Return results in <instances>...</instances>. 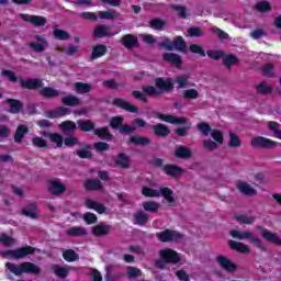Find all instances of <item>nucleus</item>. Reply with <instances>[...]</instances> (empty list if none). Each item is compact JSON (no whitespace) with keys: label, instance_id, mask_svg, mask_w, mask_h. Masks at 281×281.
<instances>
[{"label":"nucleus","instance_id":"nucleus-1","mask_svg":"<svg viewBox=\"0 0 281 281\" xmlns=\"http://www.w3.org/2000/svg\"><path fill=\"white\" fill-rule=\"evenodd\" d=\"M170 89H173L172 79L158 78L156 80V87L144 86L143 92L135 90L132 92V95L136 98V100L148 102V98H146L147 95H161L164 91H170Z\"/></svg>","mask_w":281,"mask_h":281},{"label":"nucleus","instance_id":"nucleus-2","mask_svg":"<svg viewBox=\"0 0 281 281\" xmlns=\"http://www.w3.org/2000/svg\"><path fill=\"white\" fill-rule=\"evenodd\" d=\"M198 131H200L201 135L204 137H207V135H211L212 139H204L202 140L203 148L205 150H216L221 144L225 142V138L223 137V132L220 130H212L210 124L202 122L196 124Z\"/></svg>","mask_w":281,"mask_h":281},{"label":"nucleus","instance_id":"nucleus-3","mask_svg":"<svg viewBox=\"0 0 281 281\" xmlns=\"http://www.w3.org/2000/svg\"><path fill=\"white\" fill-rule=\"evenodd\" d=\"M7 269L13 276H23V273H31L32 276H38L41 274V267H38L36 263H32L30 261L22 262L20 265L7 262L5 265Z\"/></svg>","mask_w":281,"mask_h":281},{"label":"nucleus","instance_id":"nucleus-4","mask_svg":"<svg viewBox=\"0 0 281 281\" xmlns=\"http://www.w3.org/2000/svg\"><path fill=\"white\" fill-rule=\"evenodd\" d=\"M229 235L232 238H236L237 240H250V243H252L257 249L265 251V245L260 238L249 231L233 229L229 232Z\"/></svg>","mask_w":281,"mask_h":281},{"label":"nucleus","instance_id":"nucleus-5","mask_svg":"<svg viewBox=\"0 0 281 281\" xmlns=\"http://www.w3.org/2000/svg\"><path fill=\"white\" fill-rule=\"evenodd\" d=\"M30 254H34V248L25 246L22 248L0 252V256L3 258H12L13 260H23V258H26V256H30Z\"/></svg>","mask_w":281,"mask_h":281},{"label":"nucleus","instance_id":"nucleus-6","mask_svg":"<svg viewBox=\"0 0 281 281\" xmlns=\"http://www.w3.org/2000/svg\"><path fill=\"white\" fill-rule=\"evenodd\" d=\"M156 237L160 243H181L183 235L179 232L166 229L156 234Z\"/></svg>","mask_w":281,"mask_h":281},{"label":"nucleus","instance_id":"nucleus-7","mask_svg":"<svg viewBox=\"0 0 281 281\" xmlns=\"http://www.w3.org/2000/svg\"><path fill=\"white\" fill-rule=\"evenodd\" d=\"M250 145L252 148H276L280 146V144L276 140H271L270 138L257 136L251 138Z\"/></svg>","mask_w":281,"mask_h":281},{"label":"nucleus","instance_id":"nucleus-8","mask_svg":"<svg viewBox=\"0 0 281 281\" xmlns=\"http://www.w3.org/2000/svg\"><path fill=\"white\" fill-rule=\"evenodd\" d=\"M20 19L26 23H31V25H34V27H45V25H47V18L43 15H30L21 13Z\"/></svg>","mask_w":281,"mask_h":281},{"label":"nucleus","instance_id":"nucleus-9","mask_svg":"<svg viewBox=\"0 0 281 281\" xmlns=\"http://www.w3.org/2000/svg\"><path fill=\"white\" fill-rule=\"evenodd\" d=\"M29 47L33 49V52H36L37 54H41L49 47V43L47 42V38L41 36V35H34V41L29 43Z\"/></svg>","mask_w":281,"mask_h":281},{"label":"nucleus","instance_id":"nucleus-10","mask_svg":"<svg viewBox=\"0 0 281 281\" xmlns=\"http://www.w3.org/2000/svg\"><path fill=\"white\" fill-rule=\"evenodd\" d=\"M159 256L164 262H168L170 265H177V262L181 261V257H179L178 252L170 248L160 250Z\"/></svg>","mask_w":281,"mask_h":281},{"label":"nucleus","instance_id":"nucleus-11","mask_svg":"<svg viewBox=\"0 0 281 281\" xmlns=\"http://www.w3.org/2000/svg\"><path fill=\"white\" fill-rule=\"evenodd\" d=\"M257 229L262 236V238H265V240H267L268 243H272V245H278V246L281 245L280 235H278L277 233H273L262 226H257Z\"/></svg>","mask_w":281,"mask_h":281},{"label":"nucleus","instance_id":"nucleus-12","mask_svg":"<svg viewBox=\"0 0 281 281\" xmlns=\"http://www.w3.org/2000/svg\"><path fill=\"white\" fill-rule=\"evenodd\" d=\"M235 186L238 192L245 196H256L258 194V190H256V188L251 187V184L245 180H238Z\"/></svg>","mask_w":281,"mask_h":281},{"label":"nucleus","instance_id":"nucleus-13","mask_svg":"<svg viewBox=\"0 0 281 281\" xmlns=\"http://www.w3.org/2000/svg\"><path fill=\"white\" fill-rule=\"evenodd\" d=\"M48 190L55 196H60V194H65L67 187L60 179H52L48 181Z\"/></svg>","mask_w":281,"mask_h":281},{"label":"nucleus","instance_id":"nucleus-14","mask_svg":"<svg viewBox=\"0 0 281 281\" xmlns=\"http://www.w3.org/2000/svg\"><path fill=\"white\" fill-rule=\"evenodd\" d=\"M216 261L218 266L222 269H224V271H227L228 273H234L238 269V266H236V263L232 262V260H229V258L225 256H218L216 258Z\"/></svg>","mask_w":281,"mask_h":281},{"label":"nucleus","instance_id":"nucleus-15","mask_svg":"<svg viewBox=\"0 0 281 281\" xmlns=\"http://www.w3.org/2000/svg\"><path fill=\"white\" fill-rule=\"evenodd\" d=\"M112 104L114 106H119V109H123L124 111H127L128 113H138L137 106H135L134 104L130 103L124 99H121V98L113 99Z\"/></svg>","mask_w":281,"mask_h":281},{"label":"nucleus","instance_id":"nucleus-16","mask_svg":"<svg viewBox=\"0 0 281 281\" xmlns=\"http://www.w3.org/2000/svg\"><path fill=\"white\" fill-rule=\"evenodd\" d=\"M92 234L97 238H101L102 236H109V234H111V225L106 223H100L92 227Z\"/></svg>","mask_w":281,"mask_h":281},{"label":"nucleus","instance_id":"nucleus-17","mask_svg":"<svg viewBox=\"0 0 281 281\" xmlns=\"http://www.w3.org/2000/svg\"><path fill=\"white\" fill-rule=\"evenodd\" d=\"M20 85H21V87H23V89L36 90V89H41L43 87V80H41V79H21Z\"/></svg>","mask_w":281,"mask_h":281},{"label":"nucleus","instance_id":"nucleus-18","mask_svg":"<svg viewBox=\"0 0 281 281\" xmlns=\"http://www.w3.org/2000/svg\"><path fill=\"white\" fill-rule=\"evenodd\" d=\"M156 117L161 120V122H168L169 124H188V119L186 117H175L168 114H157Z\"/></svg>","mask_w":281,"mask_h":281},{"label":"nucleus","instance_id":"nucleus-19","mask_svg":"<svg viewBox=\"0 0 281 281\" xmlns=\"http://www.w3.org/2000/svg\"><path fill=\"white\" fill-rule=\"evenodd\" d=\"M85 205L88 210H94V212H98L99 214H104L106 212L104 204H101L95 200L88 199L85 201Z\"/></svg>","mask_w":281,"mask_h":281},{"label":"nucleus","instance_id":"nucleus-20","mask_svg":"<svg viewBox=\"0 0 281 281\" xmlns=\"http://www.w3.org/2000/svg\"><path fill=\"white\" fill-rule=\"evenodd\" d=\"M228 246L231 247V249H234L235 251H238L239 254H250L251 252V250L245 243L229 240Z\"/></svg>","mask_w":281,"mask_h":281},{"label":"nucleus","instance_id":"nucleus-21","mask_svg":"<svg viewBox=\"0 0 281 281\" xmlns=\"http://www.w3.org/2000/svg\"><path fill=\"white\" fill-rule=\"evenodd\" d=\"M140 192L143 196H147L148 199H159V196H161V188L154 189L150 187H143Z\"/></svg>","mask_w":281,"mask_h":281},{"label":"nucleus","instance_id":"nucleus-22","mask_svg":"<svg viewBox=\"0 0 281 281\" xmlns=\"http://www.w3.org/2000/svg\"><path fill=\"white\" fill-rule=\"evenodd\" d=\"M164 60L166 63H171V65H175V67H181L183 60L181 59V56L175 54V53H166L162 56Z\"/></svg>","mask_w":281,"mask_h":281},{"label":"nucleus","instance_id":"nucleus-23","mask_svg":"<svg viewBox=\"0 0 281 281\" xmlns=\"http://www.w3.org/2000/svg\"><path fill=\"white\" fill-rule=\"evenodd\" d=\"M121 42H122V45H124V47H126V49L137 47V45H138L137 36L132 35V34H127V35L123 36Z\"/></svg>","mask_w":281,"mask_h":281},{"label":"nucleus","instance_id":"nucleus-24","mask_svg":"<svg viewBox=\"0 0 281 281\" xmlns=\"http://www.w3.org/2000/svg\"><path fill=\"white\" fill-rule=\"evenodd\" d=\"M27 133H30L27 125H19L14 134L15 144H21V142H23V137H25Z\"/></svg>","mask_w":281,"mask_h":281},{"label":"nucleus","instance_id":"nucleus-25","mask_svg":"<svg viewBox=\"0 0 281 281\" xmlns=\"http://www.w3.org/2000/svg\"><path fill=\"white\" fill-rule=\"evenodd\" d=\"M175 155L178 159H190L192 157V150L186 146H179L176 148Z\"/></svg>","mask_w":281,"mask_h":281},{"label":"nucleus","instance_id":"nucleus-26","mask_svg":"<svg viewBox=\"0 0 281 281\" xmlns=\"http://www.w3.org/2000/svg\"><path fill=\"white\" fill-rule=\"evenodd\" d=\"M164 170L169 177H181L183 175V169L175 165H166Z\"/></svg>","mask_w":281,"mask_h":281},{"label":"nucleus","instance_id":"nucleus-27","mask_svg":"<svg viewBox=\"0 0 281 281\" xmlns=\"http://www.w3.org/2000/svg\"><path fill=\"white\" fill-rule=\"evenodd\" d=\"M69 113V110L67 108H57L56 110L46 112V117H49L50 120H54L56 117H64V115H67Z\"/></svg>","mask_w":281,"mask_h":281},{"label":"nucleus","instance_id":"nucleus-28","mask_svg":"<svg viewBox=\"0 0 281 281\" xmlns=\"http://www.w3.org/2000/svg\"><path fill=\"white\" fill-rule=\"evenodd\" d=\"M98 16L102 20L113 21L120 16V13L115 10L99 11Z\"/></svg>","mask_w":281,"mask_h":281},{"label":"nucleus","instance_id":"nucleus-29","mask_svg":"<svg viewBox=\"0 0 281 281\" xmlns=\"http://www.w3.org/2000/svg\"><path fill=\"white\" fill-rule=\"evenodd\" d=\"M22 214L29 218H36L38 216V206L36 203H31L27 209L22 211Z\"/></svg>","mask_w":281,"mask_h":281},{"label":"nucleus","instance_id":"nucleus-30","mask_svg":"<svg viewBox=\"0 0 281 281\" xmlns=\"http://www.w3.org/2000/svg\"><path fill=\"white\" fill-rule=\"evenodd\" d=\"M92 87L90 83L76 82L74 85V90L76 91V93H80V94L89 93Z\"/></svg>","mask_w":281,"mask_h":281},{"label":"nucleus","instance_id":"nucleus-31","mask_svg":"<svg viewBox=\"0 0 281 281\" xmlns=\"http://www.w3.org/2000/svg\"><path fill=\"white\" fill-rule=\"evenodd\" d=\"M83 186L88 191H98L103 189L102 182L100 180H88Z\"/></svg>","mask_w":281,"mask_h":281},{"label":"nucleus","instance_id":"nucleus-32","mask_svg":"<svg viewBox=\"0 0 281 281\" xmlns=\"http://www.w3.org/2000/svg\"><path fill=\"white\" fill-rule=\"evenodd\" d=\"M106 54V46L99 44L93 47L91 58L95 60L97 58H102Z\"/></svg>","mask_w":281,"mask_h":281},{"label":"nucleus","instance_id":"nucleus-33","mask_svg":"<svg viewBox=\"0 0 281 281\" xmlns=\"http://www.w3.org/2000/svg\"><path fill=\"white\" fill-rule=\"evenodd\" d=\"M45 137H48L52 144H56L57 148H63V136L60 134H47L43 132Z\"/></svg>","mask_w":281,"mask_h":281},{"label":"nucleus","instance_id":"nucleus-34","mask_svg":"<svg viewBox=\"0 0 281 281\" xmlns=\"http://www.w3.org/2000/svg\"><path fill=\"white\" fill-rule=\"evenodd\" d=\"M160 192H161V196H164V199L167 201V203H175V193L172 192V190L168 187L165 188H160Z\"/></svg>","mask_w":281,"mask_h":281},{"label":"nucleus","instance_id":"nucleus-35","mask_svg":"<svg viewBox=\"0 0 281 281\" xmlns=\"http://www.w3.org/2000/svg\"><path fill=\"white\" fill-rule=\"evenodd\" d=\"M159 203L155 201L143 202V209L145 210V212H151L153 214H155L159 212Z\"/></svg>","mask_w":281,"mask_h":281},{"label":"nucleus","instance_id":"nucleus-36","mask_svg":"<svg viewBox=\"0 0 281 281\" xmlns=\"http://www.w3.org/2000/svg\"><path fill=\"white\" fill-rule=\"evenodd\" d=\"M93 36L95 38H104V36H111V34L109 33V27L104 25H98L94 29Z\"/></svg>","mask_w":281,"mask_h":281},{"label":"nucleus","instance_id":"nucleus-37","mask_svg":"<svg viewBox=\"0 0 281 281\" xmlns=\"http://www.w3.org/2000/svg\"><path fill=\"white\" fill-rule=\"evenodd\" d=\"M154 133L158 137H166V135H170V130L164 124L154 125Z\"/></svg>","mask_w":281,"mask_h":281},{"label":"nucleus","instance_id":"nucleus-38","mask_svg":"<svg viewBox=\"0 0 281 281\" xmlns=\"http://www.w3.org/2000/svg\"><path fill=\"white\" fill-rule=\"evenodd\" d=\"M63 104L66 106H78L80 104V99L75 95H66L61 99Z\"/></svg>","mask_w":281,"mask_h":281},{"label":"nucleus","instance_id":"nucleus-39","mask_svg":"<svg viewBox=\"0 0 281 281\" xmlns=\"http://www.w3.org/2000/svg\"><path fill=\"white\" fill-rule=\"evenodd\" d=\"M41 95L44 98H58L60 91L55 90L54 88L45 87L41 90Z\"/></svg>","mask_w":281,"mask_h":281},{"label":"nucleus","instance_id":"nucleus-40","mask_svg":"<svg viewBox=\"0 0 281 281\" xmlns=\"http://www.w3.org/2000/svg\"><path fill=\"white\" fill-rule=\"evenodd\" d=\"M94 135L101 139H113V135L109 132V127H100L94 130Z\"/></svg>","mask_w":281,"mask_h":281},{"label":"nucleus","instance_id":"nucleus-41","mask_svg":"<svg viewBox=\"0 0 281 281\" xmlns=\"http://www.w3.org/2000/svg\"><path fill=\"white\" fill-rule=\"evenodd\" d=\"M235 218L238 223H243L244 225H254L256 222V217L245 214H238L235 216Z\"/></svg>","mask_w":281,"mask_h":281},{"label":"nucleus","instance_id":"nucleus-42","mask_svg":"<svg viewBox=\"0 0 281 281\" xmlns=\"http://www.w3.org/2000/svg\"><path fill=\"white\" fill-rule=\"evenodd\" d=\"M68 236H87V228L75 226L67 231Z\"/></svg>","mask_w":281,"mask_h":281},{"label":"nucleus","instance_id":"nucleus-43","mask_svg":"<svg viewBox=\"0 0 281 281\" xmlns=\"http://www.w3.org/2000/svg\"><path fill=\"white\" fill-rule=\"evenodd\" d=\"M7 102L9 103V113H19L21 111V102L14 99H8Z\"/></svg>","mask_w":281,"mask_h":281},{"label":"nucleus","instance_id":"nucleus-44","mask_svg":"<svg viewBox=\"0 0 281 281\" xmlns=\"http://www.w3.org/2000/svg\"><path fill=\"white\" fill-rule=\"evenodd\" d=\"M172 10H175L180 19H188L190 16V11H188V8L186 7L173 5Z\"/></svg>","mask_w":281,"mask_h":281},{"label":"nucleus","instance_id":"nucleus-45","mask_svg":"<svg viewBox=\"0 0 281 281\" xmlns=\"http://www.w3.org/2000/svg\"><path fill=\"white\" fill-rule=\"evenodd\" d=\"M229 148H240L241 142L240 137L234 133H229V140H228Z\"/></svg>","mask_w":281,"mask_h":281},{"label":"nucleus","instance_id":"nucleus-46","mask_svg":"<svg viewBox=\"0 0 281 281\" xmlns=\"http://www.w3.org/2000/svg\"><path fill=\"white\" fill-rule=\"evenodd\" d=\"M131 165V160L128 157L124 154H120L116 158V166H120V168H128Z\"/></svg>","mask_w":281,"mask_h":281},{"label":"nucleus","instance_id":"nucleus-47","mask_svg":"<svg viewBox=\"0 0 281 281\" xmlns=\"http://www.w3.org/2000/svg\"><path fill=\"white\" fill-rule=\"evenodd\" d=\"M0 245L3 247H12L13 245H16V240L5 234L0 236Z\"/></svg>","mask_w":281,"mask_h":281},{"label":"nucleus","instance_id":"nucleus-48","mask_svg":"<svg viewBox=\"0 0 281 281\" xmlns=\"http://www.w3.org/2000/svg\"><path fill=\"white\" fill-rule=\"evenodd\" d=\"M131 142L132 144H136V146H148L150 144V139L144 136H132Z\"/></svg>","mask_w":281,"mask_h":281},{"label":"nucleus","instance_id":"nucleus-49","mask_svg":"<svg viewBox=\"0 0 281 281\" xmlns=\"http://www.w3.org/2000/svg\"><path fill=\"white\" fill-rule=\"evenodd\" d=\"M53 271L57 278H67L69 276V268L60 267V266H55L53 268Z\"/></svg>","mask_w":281,"mask_h":281},{"label":"nucleus","instance_id":"nucleus-50","mask_svg":"<svg viewBox=\"0 0 281 281\" xmlns=\"http://www.w3.org/2000/svg\"><path fill=\"white\" fill-rule=\"evenodd\" d=\"M77 125L80 128V131H85V132L93 131V128H94L93 122H91V121L79 120V121H77Z\"/></svg>","mask_w":281,"mask_h":281},{"label":"nucleus","instance_id":"nucleus-51","mask_svg":"<svg viewBox=\"0 0 281 281\" xmlns=\"http://www.w3.org/2000/svg\"><path fill=\"white\" fill-rule=\"evenodd\" d=\"M190 80V75H181L178 76L176 82L178 85V89H186L188 87V82Z\"/></svg>","mask_w":281,"mask_h":281},{"label":"nucleus","instance_id":"nucleus-52","mask_svg":"<svg viewBox=\"0 0 281 281\" xmlns=\"http://www.w3.org/2000/svg\"><path fill=\"white\" fill-rule=\"evenodd\" d=\"M59 126L63 133H71V131H76L77 128L76 123H74V121L63 122Z\"/></svg>","mask_w":281,"mask_h":281},{"label":"nucleus","instance_id":"nucleus-53","mask_svg":"<svg viewBox=\"0 0 281 281\" xmlns=\"http://www.w3.org/2000/svg\"><path fill=\"white\" fill-rule=\"evenodd\" d=\"M136 225H146L148 223V214L138 212L134 215Z\"/></svg>","mask_w":281,"mask_h":281},{"label":"nucleus","instance_id":"nucleus-54","mask_svg":"<svg viewBox=\"0 0 281 281\" xmlns=\"http://www.w3.org/2000/svg\"><path fill=\"white\" fill-rule=\"evenodd\" d=\"M63 258L67 261V262H76V260H78V254H76V251L69 249L63 252Z\"/></svg>","mask_w":281,"mask_h":281},{"label":"nucleus","instance_id":"nucleus-55","mask_svg":"<svg viewBox=\"0 0 281 281\" xmlns=\"http://www.w3.org/2000/svg\"><path fill=\"white\" fill-rule=\"evenodd\" d=\"M54 36L57 38V41H69L70 35L67 33V31L56 29L54 31Z\"/></svg>","mask_w":281,"mask_h":281},{"label":"nucleus","instance_id":"nucleus-56","mask_svg":"<svg viewBox=\"0 0 281 281\" xmlns=\"http://www.w3.org/2000/svg\"><path fill=\"white\" fill-rule=\"evenodd\" d=\"M184 100H196L199 98V90L196 89H188L183 91Z\"/></svg>","mask_w":281,"mask_h":281},{"label":"nucleus","instance_id":"nucleus-57","mask_svg":"<svg viewBox=\"0 0 281 281\" xmlns=\"http://www.w3.org/2000/svg\"><path fill=\"white\" fill-rule=\"evenodd\" d=\"M224 65L229 69V67H234V65H238V58L234 55H226L224 57Z\"/></svg>","mask_w":281,"mask_h":281},{"label":"nucleus","instance_id":"nucleus-58","mask_svg":"<svg viewBox=\"0 0 281 281\" xmlns=\"http://www.w3.org/2000/svg\"><path fill=\"white\" fill-rule=\"evenodd\" d=\"M258 12H271V4L268 1H261L256 4Z\"/></svg>","mask_w":281,"mask_h":281},{"label":"nucleus","instance_id":"nucleus-59","mask_svg":"<svg viewBox=\"0 0 281 281\" xmlns=\"http://www.w3.org/2000/svg\"><path fill=\"white\" fill-rule=\"evenodd\" d=\"M32 144L36 148H47V140H45L43 137H33L32 138Z\"/></svg>","mask_w":281,"mask_h":281},{"label":"nucleus","instance_id":"nucleus-60","mask_svg":"<svg viewBox=\"0 0 281 281\" xmlns=\"http://www.w3.org/2000/svg\"><path fill=\"white\" fill-rule=\"evenodd\" d=\"M173 49H178L179 52L186 49V41L183 37L178 36L173 41Z\"/></svg>","mask_w":281,"mask_h":281},{"label":"nucleus","instance_id":"nucleus-61","mask_svg":"<svg viewBox=\"0 0 281 281\" xmlns=\"http://www.w3.org/2000/svg\"><path fill=\"white\" fill-rule=\"evenodd\" d=\"M272 88L267 82H261L259 86H257V93L267 94L271 93Z\"/></svg>","mask_w":281,"mask_h":281},{"label":"nucleus","instance_id":"nucleus-62","mask_svg":"<svg viewBox=\"0 0 281 281\" xmlns=\"http://www.w3.org/2000/svg\"><path fill=\"white\" fill-rule=\"evenodd\" d=\"M149 25L153 30H162L164 25H166V21L161 19H154L150 21Z\"/></svg>","mask_w":281,"mask_h":281},{"label":"nucleus","instance_id":"nucleus-63","mask_svg":"<svg viewBox=\"0 0 281 281\" xmlns=\"http://www.w3.org/2000/svg\"><path fill=\"white\" fill-rule=\"evenodd\" d=\"M123 123H124V117H122V116H114L111 120L110 125L112 126V128H121Z\"/></svg>","mask_w":281,"mask_h":281},{"label":"nucleus","instance_id":"nucleus-64","mask_svg":"<svg viewBox=\"0 0 281 281\" xmlns=\"http://www.w3.org/2000/svg\"><path fill=\"white\" fill-rule=\"evenodd\" d=\"M127 276L130 278H139V276H142V270L135 267H127Z\"/></svg>","mask_w":281,"mask_h":281}]
</instances>
